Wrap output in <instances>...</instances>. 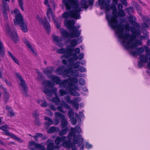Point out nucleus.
<instances>
[{
  "instance_id": "45",
  "label": "nucleus",
  "mask_w": 150,
  "mask_h": 150,
  "mask_svg": "<svg viewBox=\"0 0 150 150\" xmlns=\"http://www.w3.org/2000/svg\"><path fill=\"white\" fill-rule=\"evenodd\" d=\"M52 11L51 8H49L47 10V16L49 20H50V14H51L52 13Z\"/></svg>"
},
{
  "instance_id": "18",
  "label": "nucleus",
  "mask_w": 150,
  "mask_h": 150,
  "mask_svg": "<svg viewBox=\"0 0 150 150\" xmlns=\"http://www.w3.org/2000/svg\"><path fill=\"white\" fill-rule=\"evenodd\" d=\"M47 77L51 79L52 82L57 85H59L60 82L61 81V80L60 79L59 77L54 75L47 76Z\"/></svg>"
},
{
  "instance_id": "53",
  "label": "nucleus",
  "mask_w": 150,
  "mask_h": 150,
  "mask_svg": "<svg viewBox=\"0 0 150 150\" xmlns=\"http://www.w3.org/2000/svg\"><path fill=\"white\" fill-rule=\"evenodd\" d=\"M52 39L54 42H57V43H59L60 42L59 39L58 37L55 36L53 35L52 36Z\"/></svg>"
},
{
  "instance_id": "37",
  "label": "nucleus",
  "mask_w": 150,
  "mask_h": 150,
  "mask_svg": "<svg viewBox=\"0 0 150 150\" xmlns=\"http://www.w3.org/2000/svg\"><path fill=\"white\" fill-rule=\"evenodd\" d=\"M118 15L120 17H123L125 16L126 14L123 9H118Z\"/></svg>"
},
{
  "instance_id": "27",
  "label": "nucleus",
  "mask_w": 150,
  "mask_h": 150,
  "mask_svg": "<svg viewBox=\"0 0 150 150\" xmlns=\"http://www.w3.org/2000/svg\"><path fill=\"white\" fill-rule=\"evenodd\" d=\"M8 56L11 58V59L13 61V62L17 64L18 65H19V64L18 60L16 58L15 56L13 55L12 53L10 51H8Z\"/></svg>"
},
{
  "instance_id": "16",
  "label": "nucleus",
  "mask_w": 150,
  "mask_h": 150,
  "mask_svg": "<svg viewBox=\"0 0 150 150\" xmlns=\"http://www.w3.org/2000/svg\"><path fill=\"white\" fill-rule=\"evenodd\" d=\"M79 142H83V139L81 135L79 134H77L76 136V134H74L73 138V143L75 144H77Z\"/></svg>"
},
{
  "instance_id": "13",
  "label": "nucleus",
  "mask_w": 150,
  "mask_h": 150,
  "mask_svg": "<svg viewBox=\"0 0 150 150\" xmlns=\"http://www.w3.org/2000/svg\"><path fill=\"white\" fill-rule=\"evenodd\" d=\"M65 99L67 103L71 104H72L77 110H78L79 107L78 102L76 100H71L70 96L68 95L65 98Z\"/></svg>"
},
{
  "instance_id": "1",
  "label": "nucleus",
  "mask_w": 150,
  "mask_h": 150,
  "mask_svg": "<svg viewBox=\"0 0 150 150\" xmlns=\"http://www.w3.org/2000/svg\"><path fill=\"white\" fill-rule=\"evenodd\" d=\"M129 17L130 23L136 28L130 27L128 24L124 25L121 23L117 34L119 38L123 40V45L125 43V41L128 40L129 37H131V39L132 40L135 39L136 37L139 36L141 34V31L136 28L139 27V25L133 20L132 16H130Z\"/></svg>"
},
{
  "instance_id": "50",
  "label": "nucleus",
  "mask_w": 150,
  "mask_h": 150,
  "mask_svg": "<svg viewBox=\"0 0 150 150\" xmlns=\"http://www.w3.org/2000/svg\"><path fill=\"white\" fill-rule=\"evenodd\" d=\"M37 73L38 74V77L37 79L39 80H42L43 78V76L42 73L38 71H37Z\"/></svg>"
},
{
  "instance_id": "62",
  "label": "nucleus",
  "mask_w": 150,
  "mask_h": 150,
  "mask_svg": "<svg viewBox=\"0 0 150 150\" xmlns=\"http://www.w3.org/2000/svg\"><path fill=\"white\" fill-rule=\"evenodd\" d=\"M79 70L81 72H85L86 71V69L83 66H81L79 67Z\"/></svg>"
},
{
  "instance_id": "3",
  "label": "nucleus",
  "mask_w": 150,
  "mask_h": 150,
  "mask_svg": "<svg viewBox=\"0 0 150 150\" xmlns=\"http://www.w3.org/2000/svg\"><path fill=\"white\" fill-rule=\"evenodd\" d=\"M68 84V89L71 95L72 96H79V93L76 90L78 89L77 86L71 82H69V79H66L62 81L59 84L61 88H65L67 87Z\"/></svg>"
},
{
  "instance_id": "52",
  "label": "nucleus",
  "mask_w": 150,
  "mask_h": 150,
  "mask_svg": "<svg viewBox=\"0 0 150 150\" xmlns=\"http://www.w3.org/2000/svg\"><path fill=\"white\" fill-rule=\"evenodd\" d=\"M79 83L82 85H85V80L83 78H80L79 80Z\"/></svg>"
},
{
  "instance_id": "35",
  "label": "nucleus",
  "mask_w": 150,
  "mask_h": 150,
  "mask_svg": "<svg viewBox=\"0 0 150 150\" xmlns=\"http://www.w3.org/2000/svg\"><path fill=\"white\" fill-rule=\"evenodd\" d=\"M69 41L71 42V46L73 47H75L78 44V41L76 39H73L71 40H69L68 41Z\"/></svg>"
},
{
  "instance_id": "12",
  "label": "nucleus",
  "mask_w": 150,
  "mask_h": 150,
  "mask_svg": "<svg viewBox=\"0 0 150 150\" xmlns=\"http://www.w3.org/2000/svg\"><path fill=\"white\" fill-rule=\"evenodd\" d=\"M74 6L76 8V9L70 11V17L75 19H78L80 16L79 12L81 11V8L79 7V6L77 7L72 5Z\"/></svg>"
},
{
  "instance_id": "8",
  "label": "nucleus",
  "mask_w": 150,
  "mask_h": 150,
  "mask_svg": "<svg viewBox=\"0 0 150 150\" xmlns=\"http://www.w3.org/2000/svg\"><path fill=\"white\" fill-rule=\"evenodd\" d=\"M129 40L127 42L126 44H125V43H123V45L122 44V45L127 49L130 48L135 49L139 45L135 41L134 42H132L135 39L132 40L131 39V37H129Z\"/></svg>"
},
{
  "instance_id": "44",
  "label": "nucleus",
  "mask_w": 150,
  "mask_h": 150,
  "mask_svg": "<svg viewBox=\"0 0 150 150\" xmlns=\"http://www.w3.org/2000/svg\"><path fill=\"white\" fill-rule=\"evenodd\" d=\"M82 6L85 9L88 8V6L87 4V1L86 0H83L81 4Z\"/></svg>"
},
{
  "instance_id": "54",
  "label": "nucleus",
  "mask_w": 150,
  "mask_h": 150,
  "mask_svg": "<svg viewBox=\"0 0 150 150\" xmlns=\"http://www.w3.org/2000/svg\"><path fill=\"white\" fill-rule=\"evenodd\" d=\"M75 132H76L77 133L79 134L81 132V129L79 126H76L74 129Z\"/></svg>"
},
{
  "instance_id": "56",
  "label": "nucleus",
  "mask_w": 150,
  "mask_h": 150,
  "mask_svg": "<svg viewBox=\"0 0 150 150\" xmlns=\"http://www.w3.org/2000/svg\"><path fill=\"white\" fill-rule=\"evenodd\" d=\"M71 121V122L73 125H75L77 123V120L74 117H72L70 119Z\"/></svg>"
},
{
  "instance_id": "7",
  "label": "nucleus",
  "mask_w": 150,
  "mask_h": 150,
  "mask_svg": "<svg viewBox=\"0 0 150 150\" xmlns=\"http://www.w3.org/2000/svg\"><path fill=\"white\" fill-rule=\"evenodd\" d=\"M15 74L17 78L20 82L21 86L23 88V94L25 96L27 95L28 88L27 87L25 81L23 79L21 76L18 72H16Z\"/></svg>"
},
{
  "instance_id": "33",
  "label": "nucleus",
  "mask_w": 150,
  "mask_h": 150,
  "mask_svg": "<svg viewBox=\"0 0 150 150\" xmlns=\"http://www.w3.org/2000/svg\"><path fill=\"white\" fill-rule=\"evenodd\" d=\"M63 4L65 5L66 9L67 10H69L71 9V6L69 4V2L67 0H63Z\"/></svg>"
},
{
  "instance_id": "29",
  "label": "nucleus",
  "mask_w": 150,
  "mask_h": 150,
  "mask_svg": "<svg viewBox=\"0 0 150 150\" xmlns=\"http://www.w3.org/2000/svg\"><path fill=\"white\" fill-rule=\"evenodd\" d=\"M75 134L74 129L71 127V131L67 135V138L69 141H71L72 137H73L74 134Z\"/></svg>"
},
{
  "instance_id": "36",
  "label": "nucleus",
  "mask_w": 150,
  "mask_h": 150,
  "mask_svg": "<svg viewBox=\"0 0 150 150\" xmlns=\"http://www.w3.org/2000/svg\"><path fill=\"white\" fill-rule=\"evenodd\" d=\"M112 14L113 16H111L110 17H114L115 18H117L118 15V13L117 8L115 7L112 9Z\"/></svg>"
},
{
  "instance_id": "21",
  "label": "nucleus",
  "mask_w": 150,
  "mask_h": 150,
  "mask_svg": "<svg viewBox=\"0 0 150 150\" xmlns=\"http://www.w3.org/2000/svg\"><path fill=\"white\" fill-rule=\"evenodd\" d=\"M24 42L26 46L30 49L33 53L36 55V52L34 50V48L30 44V42L27 39H25Z\"/></svg>"
},
{
  "instance_id": "30",
  "label": "nucleus",
  "mask_w": 150,
  "mask_h": 150,
  "mask_svg": "<svg viewBox=\"0 0 150 150\" xmlns=\"http://www.w3.org/2000/svg\"><path fill=\"white\" fill-rule=\"evenodd\" d=\"M71 141H67L63 143V145L68 149L71 148L74 145V144L71 142Z\"/></svg>"
},
{
  "instance_id": "40",
  "label": "nucleus",
  "mask_w": 150,
  "mask_h": 150,
  "mask_svg": "<svg viewBox=\"0 0 150 150\" xmlns=\"http://www.w3.org/2000/svg\"><path fill=\"white\" fill-rule=\"evenodd\" d=\"M71 74L72 76L76 77H78L79 75L77 71L75 70L72 69Z\"/></svg>"
},
{
  "instance_id": "28",
  "label": "nucleus",
  "mask_w": 150,
  "mask_h": 150,
  "mask_svg": "<svg viewBox=\"0 0 150 150\" xmlns=\"http://www.w3.org/2000/svg\"><path fill=\"white\" fill-rule=\"evenodd\" d=\"M144 49L145 51L146 52V54L145 55V57L149 58V60H150V50L149 48L146 45H145L144 46Z\"/></svg>"
},
{
  "instance_id": "58",
  "label": "nucleus",
  "mask_w": 150,
  "mask_h": 150,
  "mask_svg": "<svg viewBox=\"0 0 150 150\" xmlns=\"http://www.w3.org/2000/svg\"><path fill=\"white\" fill-rule=\"evenodd\" d=\"M2 2L3 4V7H4V5H6L7 4V7H9V6L8 4H7V2L8 1L9 2L10 1V0H2Z\"/></svg>"
},
{
  "instance_id": "60",
  "label": "nucleus",
  "mask_w": 150,
  "mask_h": 150,
  "mask_svg": "<svg viewBox=\"0 0 150 150\" xmlns=\"http://www.w3.org/2000/svg\"><path fill=\"white\" fill-rule=\"evenodd\" d=\"M66 91L63 89H60L59 90V93L61 96H63L66 93Z\"/></svg>"
},
{
  "instance_id": "5",
  "label": "nucleus",
  "mask_w": 150,
  "mask_h": 150,
  "mask_svg": "<svg viewBox=\"0 0 150 150\" xmlns=\"http://www.w3.org/2000/svg\"><path fill=\"white\" fill-rule=\"evenodd\" d=\"M106 18L108 22V24L109 26L113 29H116L115 31L117 34L119 28V25L121 23H119V22L117 18L113 17H110V15L109 14L106 15Z\"/></svg>"
},
{
  "instance_id": "10",
  "label": "nucleus",
  "mask_w": 150,
  "mask_h": 150,
  "mask_svg": "<svg viewBox=\"0 0 150 150\" xmlns=\"http://www.w3.org/2000/svg\"><path fill=\"white\" fill-rule=\"evenodd\" d=\"M54 115L57 118H59L62 119L61 126L62 128L67 127V122L65 118V116L63 114L59 112H55Z\"/></svg>"
},
{
  "instance_id": "46",
  "label": "nucleus",
  "mask_w": 150,
  "mask_h": 150,
  "mask_svg": "<svg viewBox=\"0 0 150 150\" xmlns=\"http://www.w3.org/2000/svg\"><path fill=\"white\" fill-rule=\"evenodd\" d=\"M80 62L79 61L76 62L75 63H74L72 65V67L74 69H76L79 67Z\"/></svg>"
},
{
  "instance_id": "22",
  "label": "nucleus",
  "mask_w": 150,
  "mask_h": 150,
  "mask_svg": "<svg viewBox=\"0 0 150 150\" xmlns=\"http://www.w3.org/2000/svg\"><path fill=\"white\" fill-rule=\"evenodd\" d=\"M4 5V7H3L2 13L5 20L6 21L8 19V16L7 13V11L9 10V7H7V4Z\"/></svg>"
},
{
  "instance_id": "55",
  "label": "nucleus",
  "mask_w": 150,
  "mask_h": 150,
  "mask_svg": "<svg viewBox=\"0 0 150 150\" xmlns=\"http://www.w3.org/2000/svg\"><path fill=\"white\" fill-rule=\"evenodd\" d=\"M69 80L76 83L78 82V79L76 78H68Z\"/></svg>"
},
{
  "instance_id": "14",
  "label": "nucleus",
  "mask_w": 150,
  "mask_h": 150,
  "mask_svg": "<svg viewBox=\"0 0 150 150\" xmlns=\"http://www.w3.org/2000/svg\"><path fill=\"white\" fill-rule=\"evenodd\" d=\"M139 59L140 61L138 63V66L139 68H142L143 66V64L147 62L148 60H149V58L145 57V55L144 54L140 55Z\"/></svg>"
},
{
  "instance_id": "48",
  "label": "nucleus",
  "mask_w": 150,
  "mask_h": 150,
  "mask_svg": "<svg viewBox=\"0 0 150 150\" xmlns=\"http://www.w3.org/2000/svg\"><path fill=\"white\" fill-rule=\"evenodd\" d=\"M68 115L69 119L74 117V112L72 109L69 110L68 112Z\"/></svg>"
},
{
  "instance_id": "11",
  "label": "nucleus",
  "mask_w": 150,
  "mask_h": 150,
  "mask_svg": "<svg viewBox=\"0 0 150 150\" xmlns=\"http://www.w3.org/2000/svg\"><path fill=\"white\" fill-rule=\"evenodd\" d=\"M6 32L15 43H16L19 41V37L16 31H12L8 29L7 30Z\"/></svg>"
},
{
  "instance_id": "34",
  "label": "nucleus",
  "mask_w": 150,
  "mask_h": 150,
  "mask_svg": "<svg viewBox=\"0 0 150 150\" xmlns=\"http://www.w3.org/2000/svg\"><path fill=\"white\" fill-rule=\"evenodd\" d=\"M43 92L48 96H51V89H49L47 88H44L43 90Z\"/></svg>"
},
{
  "instance_id": "38",
  "label": "nucleus",
  "mask_w": 150,
  "mask_h": 150,
  "mask_svg": "<svg viewBox=\"0 0 150 150\" xmlns=\"http://www.w3.org/2000/svg\"><path fill=\"white\" fill-rule=\"evenodd\" d=\"M56 130V128L55 127L52 126L51 127L47 130V133L48 134H52L54 133Z\"/></svg>"
},
{
  "instance_id": "64",
  "label": "nucleus",
  "mask_w": 150,
  "mask_h": 150,
  "mask_svg": "<svg viewBox=\"0 0 150 150\" xmlns=\"http://www.w3.org/2000/svg\"><path fill=\"white\" fill-rule=\"evenodd\" d=\"M57 109L58 111L64 113L65 111L63 110L62 108L60 106H58L57 107Z\"/></svg>"
},
{
  "instance_id": "63",
  "label": "nucleus",
  "mask_w": 150,
  "mask_h": 150,
  "mask_svg": "<svg viewBox=\"0 0 150 150\" xmlns=\"http://www.w3.org/2000/svg\"><path fill=\"white\" fill-rule=\"evenodd\" d=\"M71 55L72 56L74 60H77L78 59V57L76 54L75 53H73Z\"/></svg>"
},
{
  "instance_id": "47",
  "label": "nucleus",
  "mask_w": 150,
  "mask_h": 150,
  "mask_svg": "<svg viewBox=\"0 0 150 150\" xmlns=\"http://www.w3.org/2000/svg\"><path fill=\"white\" fill-rule=\"evenodd\" d=\"M57 52L58 54H65L66 52V50L64 48H62L61 49H58Z\"/></svg>"
},
{
  "instance_id": "25",
  "label": "nucleus",
  "mask_w": 150,
  "mask_h": 150,
  "mask_svg": "<svg viewBox=\"0 0 150 150\" xmlns=\"http://www.w3.org/2000/svg\"><path fill=\"white\" fill-rule=\"evenodd\" d=\"M65 69V67L64 66H60L55 71V73L59 75L63 74L64 75H66L64 74V70Z\"/></svg>"
},
{
  "instance_id": "6",
  "label": "nucleus",
  "mask_w": 150,
  "mask_h": 150,
  "mask_svg": "<svg viewBox=\"0 0 150 150\" xmlns=\"http://www.w3.org/2000/svg\"><path fill=\"white\" fill-rule=\"evenodd\" d=\"M9 128L8 126L6 125H4L0 127V129L4 132L2 133L4 135L10 136L11 137L20 143H22L23 141L21 139L17 137L16 135L12 133H10L8 130Z\"/></svg>"
},
{
  "instance_id": "26",
  "label": "nucleus",
  "mask_w": 150,
  "mask_h": 150,
  "mask_svg": "<svg viewBox=\"0 0 150 150\" xmlns=\"http://www.w3.org/2000/svg\"><path fill=\"white\" fill-rule=\"evenodd\" d=\"M55 68L53 67H50L44 69V73L46 74L52 73L54 70Z\"/></svg>"
},
{
  "instance_id": "57",
  "label": "nucleus",
  "mask_w": 150,
  "mask_h": 150,
  "mask_svg": "<svg viewBox=\"0 0 150 150\" xmlns=\"http://www.w3.org/2000/svg\"><path fill=\"white\" fill-rule=\"evenodd\" d=\"M39 115V113L38 112V110H35L33 113V116L35 118L38 117V116Z\"/></svg>"
},
{
  "instance_id": "39",
  "label": "nucleus",
  "mask_w": 150,
  "mask_h": 150,
  "mask_svg": "<svg viewBox=\"0 0 150 150\" xmlns=\"http://www.w3.org/2000/svg\"><path fill=\"white\" fill-rule=\"evenodd\" d=\"M99 4L102 6L103 8H104L105 6L107 5V3L105 0H98Z\"/></svg>"
},
{
  "instance_id": "42",
  "label": "nucleus",
  "mask_w": 150,
  "mask_h": 150,
  "mask_svg": "<svg viewBox=\"0 0 150 150\" xmlns=\"http://www.w3.org/2000/svg\"><path fill=\"white\" fill-rule=\"evenodd\" d=\"M68 1L70 4L71 5H73L74 6H79V4L77 2V1L75 0H67Z\"/></svg>"
},
{
  "instance_id": "41",
  "label": "nucleus",
  "mask_w": 150,
  "mask_h": 150,
  "mask_svg": "<svg viewBox=\"0 0 150 150\" xmlns=\"http://www.w3.org/2000/svg\"><path fill=\"white\" fill-rule=\"evenodd\" d=\"M52 101L56 104H58L60 102L59 98L58 97H54L52 99Z\"/></svg>"
},
{
  "instance_id": "61",
  "label": "nucleus",
  "mask_w": 150,
  "mask_h": 150,
  "mask_svg": "<svg viewBox=\"0 0 150 150\" xmlns=\"http://www.w3.org/2000/svg\"><path fill=\"white\" fill-rule=\"evenodd\" d=\"M63 105L64 107L66 109H71L70 107L66 103H64L63 104Z\"/></svg>"
},
{
  "instance_id": "24",
  "label": "nucleus",
  "mask_w": 150,
  "mask_h": 150,
  "mask_svg": "<svg viewBox=\"0 0 150 150\" xmlns=\"http://www.w3.org/2000/svg\"><path fill=\"white\" fill-rule=\"evenodd\" d=\"M44 119L48 121L45 122L44 123V125L47 127H50V125L53 124L54 122L53 120L50 118L46 116L45 117Z\"/></svg>"
},
{
  "instance_id": "9",
  "label": "nucleus",
  "mask_w": 150,
  "mask_h": 150,
  "mask_svg": "<svg viewBox=\"0 0 150 150\" xmlns=\"http://www.w3.org/2000/svg\"><path fill=\"white\" fill-rule=\"evenodd\" d=\"M39 22L42 24L47 32L49 34L50 32V25L48 22L46 17L43 19L42 18H38Z\"/></svg>"
},
{
  "instance_id": "43",
  "label": "nucleus",
  "mask_w": 150,
  "mask_h": 150,
  "mask_svg": "<svg viewBox=\"0 0 150 150\" xmlns=\"http://www.w3.org/2000/svg\"><path fill=\"white\" fill-rule=\"evenodd\" d=\"M18 1L21 9L22 11H24V9L23 7V0H18Z\"/></svg>"
},
{
  "instance_id": "19",
  "label": "nucleus",
  "mask_w": 150,
  "mask_h": 150,
  "mask_svg": "<svg viewBox=\"0 0 150 150\" xmlns=\"http://www.w3.org/2000/svg\"><path fill=\"white\" fill-rule=\"evenodd\" d=\"M69 47L67 48L66 50L65 54L63 55L64 57L67 59H68L69 56L71 55L72 54L74 51V49L69 46Z\"/></svg>"
},
{
  "instance_id": "31",
  "label": "nucleus",
  "mask_w": 150,
  "mask_h": 150,
  "mask_svg": "<svg viewBox=\"0 0 150 150\" xmlns=\"http://www.w3.org/2000/svg\"><path fill=\"white\" fill-rule=\"evenodd\" d=\"M43 84L45 85V86L49 87H53V83L50 81L46 80L43 82Z\"/></svg>"
},
{
  "instance_id": "20",
  "label": "nucleus",
  "mask_w": 150,
  "mask_h": 150,
  "mask_svg": "<svg viewBox=\"0 0 150 150\" xmlns=\"http://www.w3.org/2000/svg\"><path fill=\"white\" fill-rule=\"evenodd\" d=\"M67 139L66 137H60L59 136H57L54 142L55 144L57 145H59L61 143L65 141Z\"/></svg>"
},
{
  "instance_id": "49",
  "label": "nucleus",
  "mask_w": 150,
  "mask_h": 150,
  "mask_svg": "<svg viewBox=\"0 0 150 150\" xmlns=\"http://www.w3.org/2000/svg\"><path fill=\"white\" fill-rule=\"evenodd\" d=\"M63 17L67 18L69 16L70 17V12L66 11L62 15Z\"/></svg>"
},
{
  "instance_id": "2",
  "label": "nucleus",
  "mask_w": 150,
  "mask_h": 150,
  "mask_svg": "<svg viewBox=\"0 0 150 150\" xmlns=\"http://www.w3.org/2000/svg\"><path fill=\"white\" fill-rule=\"evenodd\" d=\"M64 24L68 30L71 31L70 33H69L67 30H63L61 31L62 36L67 38H79L80 35L81 30H78L80 26L76 27L74 25L75 23L73 20H66L64 22Z\"/></svg>"
},
{
  "instance_id": "15",
  "label": "nucleus",
  "mask_w": 150,
  "mask_h": 150,
  "mask_svg": "<svg viewBox=\"0 0 150 150\" xmlns=\"http://www.w3.org/2000/svg\"><path fill=\"white\" fill-rule=\"evenodd\" d=\"M144 51V49L143 47H139L137 48L136 50L130 52V54L132 55L133 56H135L136 55L141 54Z\"/></svg>"
},
{
  "instance_id": "23",
  "label": "nucleus",
  "mask_w": 150,
  "mask_h": 150,
  "mask_svg": "<svg viewBox=\"0 0 150 150\" xmlns=\"http://www.w3.org/2000/svg\"><path fill=\"white\" fill-rule=\"evenodd\" d=\"M47 143H48L47 148V150H53L55 148L54 143L52 142L51 140L48 139Z\"/></svg>"
},
{
  "instance_id": "59",
  "label": "nucleus",
  "mask_w": 150,
  "mask_h": 150,
  "mask_svg": "<svg viewBox=\"0 0 150 150\" xmlns=\"http://www.w3.org/2000/svg\"><path fill=\"white\" fill-rule=\"evenodd\" d=\"M35 125L39 126L40 125V122L39 119V117L35 118Z\"/></svg>"
},
{
  "instance_id": "4",
  "label": "nucleus",
  "mask_w": 150,
  "mask_h": 150,
  "mask_svg": "<svg viewBox=\"0 0 150 150\" xmlns=\"http://www.w3.org/2000/svg\"><path fill=\"white\" fill-rule=\"evenodd\" d=\"M14 24L15 25H19L22 30L24 33L28 31L26 23H24L23 16L21 13L16 15L15 18L13 20Z\"/></svg>"
},
{
  "instance_id": "17",
  "label": "nucleus",
  "mask_w": 150,
  "mask_h": 150,
  "mask_svg": "<svg viewBox=\"0 0 150 150\" xmlns=\"http://www.w3.org/2000/svg\"><path fill=\"white\" fill-rule=\"evenodd\" d=\"M142 19L145 22L142 24V26L144 28H148L150 27V20L147 16H143Z\"/></svg>"
},
{
  "instance_id": "32",
  "label": "nucleus",
  "mask_w": 150,
  "mask_h": 150,
  "mask_svg": "<svg viewBox=\"0 0 150 150\" xmlns=\"http://www.w3.org/2000/svg\"><path fill=\"white\" fill-rule=\"evenodd\" d=\"M68 130V128L67 127H66L64 129L62 128V129L59 132V135L62 136L66 134Z\"/></svg>"
},
{
  "instance_id": "51",
  "label": "nucleus",
  "mask_w": 150,
  "mask_h": 150,
  "mask_svg": "<svg viewBox=\"0 0 150 150\" xmlns=\"http://www.w3.org/2000/svg\"><path fill=\"white\" fill-rule=\"evenodd\" d=\"M72 69L71 68H65V69L64 70V73H65L67 74H69L71 73V71H72Z\"/></svg>"
}]
</instances>
